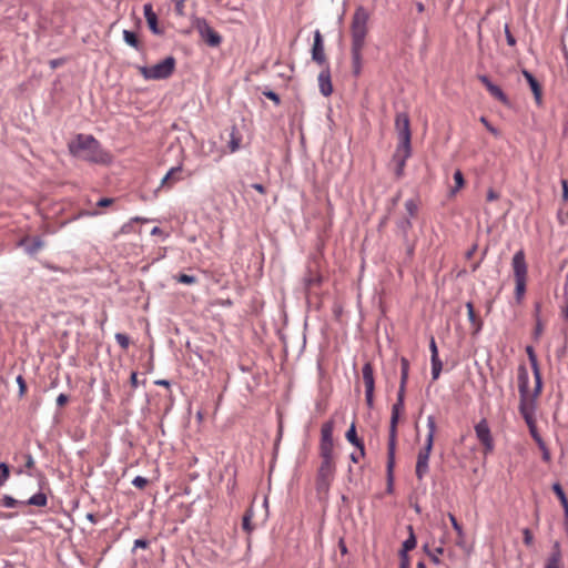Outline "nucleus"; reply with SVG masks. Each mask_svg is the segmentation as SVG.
<instances>
[{"mask_svg": "<svg viewBox=\"0 0 568 568\" xmlns=\"http://www.w3.org/2000/svg\"><path fill=\"white\" fill-rule=\"evenodd\" d=\"M369 11L364 6H357L351 22L352 38V67L353 73L358 75L362 70V51L365 45V39L368 33Z\"/></svg>", "mask_w": 568, "mask_h": 568, "instance_id": "f257e3e1", "label": "nucleus"}, {"mask_svg": "<svg viewBox=\"0 0 568 568\" xmlns=\"http://www.w3.org/2000/svg\"><path fill=\"white\" fill-rule=\"evenodd\" d=\"M72 156L93 164H108L111 162L110 154L104 151L100 142L91 134H78L68 144Z\"/></svg>", "mask_w": 568, "mask_h": 568, "instance_id": "f03ea898", "label": "nucleus"}, {"mask_svg": "<svg viewBox=\"0 0 568 568\" xmlns=\"http://www.w3.org/2000/svg\"><path fill=\"white\" fill-rule=\"evenodd\" d=\"M518 390L520 396L519 412L529 428H535L534 402L528 403L529 376L527 369L521 366L518 373Z\"/></svg>", "mask_w": 568, "mask_h": 568, "instance_id": "7ed1b4c3", "label": "nucleus"}, {"mask_svg": "<svg viewBox=\"0 0 568 568\" xmlns=\"http://www.w3.org/2000/svg\"><path fill=\"white\" fill-rule=\"evenodd\" d=\"M511 267L515 277V301L520 304L526 293L527 262L523 250L517 251L511 260Z\"/></svg>", "mask_w": 568, "mask_h": 568, "instance_id": "20e7f679", "label": "nucleus"}, {"mask_svg": "<svg viewBox=\"0 0 568 568\" xmlns=\"http://www.w3.org/2000/svg\"><path fill=\"white\" fill-rule=\"evenodd\" d=\"M175 65V58L169 55L152 67L141 65L138 69L145 80H165L172 75Z\"/></svg>", "mask_w": 568, "mask_h": 568, "instance_id": "39448f33", "label": "nucleus"}, {"mask_svg": "<svg viewBox=\"0 0 568 568\" xmlns=\"http://www.w3.org/2000/svg\"><path fill=\"white\" fill-rule=\"evenodd\" d=\"M321 465L316 475V491L326 495L335 476L334 456H320Z\"/></svg>", "mask_w": 568, "mask_h": 568, "instance_id": "423d86ee", "label": "nucleus"}, {"mask_svg": "<svg viewBox=\"0 0 568 568\" xmlns=\"http://www.w3.org/2000/svg\"><path fill=\"white\" fill-rule=\"evenodd\" d=\"M200 38L210 47L216 48L222 42V37L209 24L204 18H196L193 22Z\"/></svg>", "mask_w": 568, "mask_h": 568, "instance_id": "0eeeda50", "label": "nucleus"}, {"mask_svg": "<svg viewBox=\"0 0 568 568\" xmlns=\"http://www.w3.org/2000/svg\"><path fill=\"white\" fill-rule=\"evenodd\" d=\"M395 130L398 136L397 146L412 148L410 120L406 112H398L395 118Z\"/></svg>", "mask_w": 568, "mask_h": 568, "instance_id": "6e6552de", "label": "nucleus"}, {"mask_svg": "<svg viewBox=\"0 0 568 568\" xmlns=\"http://www.w3.org/2000/svg\"><path fill=\"white\" fill-rule=\"evenodd\" d=\"M333 428L334 424L332 420H328L322 425L320 456H334Z\"/></svg>", "mask_w": 568, "mask_h": 568, "instance_id": "1a4fd4ad", "label": "nucleus"}, {"mask_svg": "<svg viewBox=\"0 0 568 568\" xmlns=\"http://www.w3.org/2000/svg\"><path fill=\"white\" fill-rule=\"evenodd\" d=\"M363 381L365 384V400L368 408H373L374 406V389H375V378H374V369L369 362L365 363L362 368Z\"/></svg>", "mask_w": 568, "mask_h": 568, "instance_id": "9d476101", "label": "nucleus"}, {"mask_svg": "<svg viewBox=\"0 0 568 568\" xmlns=\"http://www.w3.org/2000/svg\"><path fill=\"white\" fill-rule=\"evenodd\" d=\"M475 433L476 437L484 446L485 454L491 453L494 450L495 445L489 425L485 418L480 419L475 425Z\"/></svg>", "mask_w": 568, "mask_h": 568, "instance_id": "9b49d317", "label": "nucleus"}, {"mask_svg": "<svg viewBox=\"0 0 568 568\" xmlns=\"http://www.w3.org/2000/svg\"><path fill=\"white\" fill-rule=\"evenodd\" d=\"M433 447L424 446L417 454L415 474L418 480H423L429 471V457Z\"/></svg>", "mask_w": 568, "mask_h": 568, "instance_id": "f8f14e48", "label": "nucleus"}, {"mask_svg": "<svg viewBox=\"0 0 568 568\" xmlns=\"http://www.w3.org/2000/svg\"><path fill=\"white\" fill-rule=\"evenodd\" d=\"M312 60L320 65L327 64L326 55L324 52V41L320 30H315L314 32V42L312 47Z\"/></svg>", "mask_w": 568, "mask_h": 568, "instance_id": "ddd939ff", "label": "nucleus"}, {"mask_svg": "<svg viewBox=\"0 0 568 568\" xmlns=\"http://www.w3.org/2000/svg\"><path fill=\"white\" fill-rule=\"evenodd\" d=\"M412 155V148L396 146L393 154V162L395 163V174L397 178L403 176L406 161Z\"/></svg>", "mask_w": 568, "mask_h": 568, "instance_id": "4468645a", "label": "nucleus"}, {"mask_svg": "<svg viewBox=\"0 0 568 568\" xmlns=\"http://www.w3.org/2000/svg\"><path fill=\"white\" fill-rule=\"evenodd\" d=\"M526 353L528 355V358H529V362H530V365H531V368H532V373H534V378H535L534 396H538L539 393L541 392L542 381H541L540 369H539V366H538L537 356L535 354V351H534L532 346H527L526 347Z\"/></svg>", "mask_w": 568, "mask_h": 568, "instance_id": "2eb2a0df", "label": "nucleus"}, {"mask_svg": "<svg viewBox=\"0 0 568 568\" xmlns=\"http://www.w3.org/2000/svg\"><path fill=\"white\" fill-rule=\"evenodd\" d=\"M400 414L392 413L389 420L388 443H387V455L396 454V440H397V424Z\"/></svg>", "mask_w": 568, "mask_h": 568, "instance_id": "dca6fc26", "label": "nucleus"}, {"mask_svg": "<svg viewBox=\"0 0 568 568\" xmlns=\"http://www.w3.org/2000/svg\"><path fill=\"white\" fill-rule=\"evenodd\" d=\"M317 81L320 92L324 97H329L333 92V84L331 80V70L328 64H326V67L320 72Z\"/></svg>", "mask_w": 568, "mask_h": 568, "instance_id": "f3484780", "label": "nucleus"}, {"mask_svg": "<svg viewBox=\"0 0 568 568\" xmlns=\"http://www.w3.org/2000/svg\"><path fill=\"white\" fill-rule=\"evenodd\" d=\"M143 13H144V18L148 22V26H149V29L151 30V32L153 34H162L163 31L158 26V16L153 11V7L151 3H145L143 6Z\"/></svg>", "mask_w": 568, "mask_h": 568, "instance_id": "a211bd4d", "label": "nucleus"}, {"mask_svg": "<svg viewBox=\"0 0 568 568\" xmlns=\"http://www.w3.org/2000/svg\"><path fill=\"white\" fill-rule=\"evenodd\" d=\"M524 78L527 80L528 84H529V88L534 94V98L536 100V103L539 105L541 104V94H542V91H541V87L539 84V82L537 81V79L534 77V74L531 72H529L528 70L524 69L521 71Z\"/></svg>", "mask_w": 568, "mask_h": 568, "instance_id": "6ab92c4d", "label": "nucleus"}, {"mask_svg": "<svg viewBox=\"0 0 568 568\" xmlns=\"http://www.w3.org/2000/svg\"><path fill=\"white\" fill-rule=\"evenodd\" d=\"M181 172H182V165H176V166H173L171 168L166 174L162 178L161 180V183H160V187H171L174 183H176L178 181H180L182 178H181Z\"/></svg>", "mask_w": 568, "mask_h": 568, "instance_id": "aec40b11", "label": "nucleus"}, {"mask_svg": "<svg viewBox=\"0 0 568 568\" xmlns=\"http://www.w3.org/2000/svg\"><path fill=\"white\" fill-rule=\"evenodd\" d=\"M408 537L404 540L402 545V549L399 551V557L409 558L408 551L413 550L417 545V539L414 532V528L412 525L407 526Z\"/></svg>", "mask_w": 568, "mask_h": 568, "instance_id": "412c9836", "label": "nucleus"}, {"mask_svg": "<svg viewBox=\"0 0 568 568\" xmlns=\"http://www.w3.org/2000/svg\"><path fill=\"white\" fill-rule=\"evenodd\" d=\"M303 283L306 290H311L314 286H317L322 283V275L316 271L312 270L311 266L307 268V273L303 278Z\"/></svg>", "mask_w": 568, "mask_h": 568, "instance_id": "4be33fe9", "label": "nucleus"}, {"mask_svg": "<svg viewBox=\"0 0 568 568\" xmlns=\"http://www.w3.org/2000/svg\"><path fill=\"white\" fill-rule=\"evenodd\" d=\"M413 227L412 221L409 217H403L397 221L396 230L397 234L402 237L403 242H408V233Z\"/></svg>", "mask_w": 568, "mask_h": 568, "instance_id": "5701e85b", "label": "nucleus"}, {"mask_svg": "<svg viewBox=\"0 0 568 568\" xmlns=\"http://www.w3.org/2000/svg\"><path fill=\"white\" fill-rule=\"evenodd\" d=\"M345 436H346V439L352 445H354L355 447H357L359 449V455L364 456V454H365L364 443L357 437L356 427H355L354 423L349 426Z\"/></svg>", "mask_w": 568, "mask_h": 568, "instance_id": "b1692460", "label": "nucleus"}, {"mask_svg": "<svg viewBox=\"0 0 568 568\" xmlns=\"http://www.w3.org/2000/svg\"><path fill=\"white\" fill-rule=\"evenodd\" d=\"M552 491L560 500V504L564 508L565 520L568 521V498H567L561 485L559 483H554Z\"/></svg>", "mask_w": 568, "mask_h": 568, "instance_id": "393cba45", "label": "nucleus"}, {"mask_svg": "<svg viewBox=\"0 0 568 568\" xmlns=\"http://www.w3.org/2000/svg\"><path fill=\"white\" fill-rule=\"evenodd\" d=\"M394 467H395V455H387L386 464V479H387V491L392 493L394 487Z\"/></svg>", "mask_w": 568, "mask_h": 568, "instance_id": "a878e982", "label": "nucleus"}, {"mask_svg": "<svg viewBox=\"0 0 568 568\" xmlns=\"http://www.w3.org/2000/svg\"><path fill=\"white\" fill-rule=\"evenodd\" d=\"M23 505L45 507L48 504L47 495L42 491H38L32 495L29 499L22 501Z\"/></svg>", "mask_w": 568, "mask_h": 568, "instance_id": "bb28decb", "label": "nucleus"}, {"mask_svg": "<svg viewBox=\"0 0 568 568\" xmlns=\"http://www.w3.org/2000/svg\"><path fill=\"white\" fill-rule=\"evenodd\" d=\"M427 428H428V433H427L424 446L433 447L434 436L436 433V422H435V417L432 415L427 417Z\"/></svg>", "mask_w": 568, "mask_h": 568, "instance_id": "cd10ccee", "label": "nucleus"}, {"mask_svg": "<svg viewBox=\"0 0 568 568\" xmlns=\"http://www.w3.org/2000/svg\"><path fill=\"white\" fill-rule=\"evenodd\" d=\"M560 558H561L560 550H559L558 544H556L555 550L548 557L545 568H562L560 566Z\"/></svg>", "mask_w": 568, "mask_h": 568, "instance_id": "c85d7f7f", "label": "nucleus"}, {"mask_svg": "<svg viewBox=\"0 0 568 568\" xmlns=\"http://www.w3.org/2000/svg\"><path fill=\"white\" fill-rule=\"evenodd\" d=\"M487 91L493 95L495 99L500 101L504 104H508L509 100L507 95L504 93V91L495 83H491L488 85Z\"/></svg>", "mask_w": 568, "mask_h": 568, "instance_id": "c756f323", "label": "nucleus"}, {"mask_svg": "<svg viewBox=\"0 0 568 568\" xmlns=\"http://www.w3.org/2000/svg\"><path fill=\"white\" fill-rule=\"evenodd\" d=\"M448 517H449V520L452 523L454 530L458 535V540L456 541V545L459 547H463L464 546V537H465L463 527L459 525V523L457 521L456 517L453 514H448Z\"/></svg>", "mask_w": 568, "mask_h": 568, "instance_id": "7c9ffc66", "label": "nucleus"}, {"mask_svg": "<svg viewBox=\"0 0 568 568\" xmlns=\"http://www.w3.org/2000/svg\"><path fill=\"white\" fill-rule=\"evenodd\" d=\"M466 308H467V317L469 320V322L476 326V332H479L481 329V321L477 318L476 314H475V311H474V305L471 302H467L466 303Z\"/></svg>", "mask_w": 568, "mask_h": 568, "instance_id": "2f4dec72", "label": "nucleus"}, {"mask_svg": "<svg viewBox=\"0 0 568 568\" xmlns=\"http://www.w3.org/2000/svg\"><path fill=\"white\" fill-rule=\"evenodd\" d=\"M123 40L128 45H130L136 50L140 49V42L138 40L135 32L130 31V30H124L123 31Z\"/></svg>", "mask_w": 568, "mask_h": 568, "instance_id": "473e14b6", "label": "nucleus"}, {"mask_svg": "<svg viewBox=\"0 0 568 568\" xmlns=\"http://www.w3.org/2000/svg\"><path fill=\"white\" fill-rule=\"evenodd\" d=\"M43 246V241L40 237H34L32 241L26 246V252L30 255L36 254Z\"/></svg>", "mask_w": 568, "mask_h": 568, "instance_id": "72a5a7b5", "label": "nucleus"}, {"mask_svg": "<svg viewBox=\"0 0 568 568\" xmlns=\"http://www.w3.org/2000/svg\"><path fill=\"white\" fill-rule=\"evenodd\" d=\"M408 373H409V362L407 358L402 357L400 358V382L399 383L407 384Z\"/></svg>", "mask_w": 568, "mask_h": 568, "instance_id": "f704fd0d", "label": "nucleus"}, {"mask_svg": "<svg viewBox=\"0 0 568 568\" xmlns=\"http://www.w3.org/2000/svg\"><path fill=\"white\" fill-rule=\"evenodd\" d=\"M430 364H432V379L436 381L439 377L440 372L443 369V363H442L440 358H436V359H430Z\"/></svg>", "mask_w": 568, "mask_h": 568, "instance_id": "c9c22d12", "label": "nucleus"}, {"mask_svg": "<svg viewBox=\"0 0 568 568\" xmlns=\"http://www.w3.org/2000/svg\"><path fill=\"white\" fill-rule=\"evenodd\" d=\"M230 135H231V139L229 141L227 146H229L230 152L234 153L240 150L241 139L239 136H236L235 129L232 130Z\"/></svg>", "mask_w": 568, "mask_h": 568, "instance_id": "e433bc0d", "label": "nucleus"}, {"mask_svg": "<svg viewBox=\"0 0 568 568\" xmlns=\"http://www.w3.org/2000/svg\"><path fill=\"white\" fill-rule=\"evenodd\" d=\"M454 181H455V189L452 190L453 194H455L459 189H462L465 183L464 175L460 170H456L454 172Z\"/></svg>", "mask_w": 568, "mask_h": 568, "instance_id": "4c0bfd02", "label": "nucleus"}, {"mask_svg": "<svg viewBox=\"0 0 568 568\" xmlns=\"http://www.w3.org/2000/svg\"><path fill=\"white\" fill-rule=\"evenodd\" d=\"M1 500L3 507L6 508H13L18 505H23L21 500H18L10 495H3Z\"/></svg>", "mask_w": 568, "mask_h": 568, "instance_id": "58836bf2", "label": "nucleus"}, {"mask_svg": "<svg viewBox=\"0 0 568 568\" xmlns=\"http://www.w3.org/2000/svg\"><path fill=\"white\" fill-rule=\"evenodd\" d=\"M10 476L9 465L6 463H0V486H3Z\"/></svg>", "mask_w": 568, "mask_h": 568, "instance_id": "ea45409f", "label": "nucleus"}, {"mask_svg": "<svg viewBox=\"0 0 568 568\" xmlns=\"http://www.w3.org/2000/svg\"><path fill=\"white\" fill-rule=\"evenodd\" d=\"M253 517L252 510H247L246 514L243 516L242 520V527L246 532H251L253 530V526L251 524V519Z\"/></svg>", "mask_w": 568, "mask_h": 568, "instance_id": "a19ab883", "label": "nucleus"}, {"mask_svg": "<svg viewBox=\"0 0 568 568\" xmlns=\"http://www.w3.org/2000/svg\"><path fill=\"white\" fill-rule=\"evenodd\" d=\"M405 209H406L409 217H413L417 213L418 205L414 199H408L405 202Z\"/></svg>", "mask_w": 568, "mask_h": 568, "instance_id": "79ce46f5", "label": "nucleus"}, {"mask_svg": "<svg viewBox=\"0 0 568 568\" xmlns=\"http://www.w3.org/2000/svg\"><path fill=\"white\" fill-rule=\"evenodd\" d=\"M116 343L123 348L126 349L130 345V338L128 335L123 333H116L114 336Z\"/></svg>", "mask_w": 568, "mask_h": 568, "instance_id": "37998d69", "label": "nucleus"}, {"mask_svg": "<svg viewBox=\"0 0 568 568\" xmlns=\"http://www.w3.org/2000/svg\"><path fill=\"white\" fill-rule=\"evenodd\" d=\"M262 94L270 99L271 101H273L275 103V105H280L281 104V98L280 95L273 91V90H270V89H265Z\"/></svg>", "mask_w": 568, "mask_h": 568, "instance_id": "c03bdc74", "label": "nucleus"}, {"mask_svg": "<svg viewBox=\"0 0 568 568\" xmlns=\"http://www.w3.org/2000/svg\"><path fill=\"white\" fill-rule=\"evenodd\" d=\"M24 459H26L24 467L27 468L26 474L28 476H32L33 474L31 470L34 468V458L32 457L31 454H26Z\"/></svg>", "mask_w": 568, "mask_h": 568, "instance_id": "a18cd8bd", "label": "nucleus"}, {"mask_svg": "<svg viewBox=\"0 0 568 568\" xmlns=\"http://www.w3.org/2000/svg\"><path fill=\"white\" fill-rule=\"evenodd\" d=\"M176 281L182 284L191 285L196 282V277L194 275H190V274H180L176 277Z\"/></svg>", "mask_w": 568, "mask_h": 568, "instance_id": "49530a36", "label": "nucleus"}, {"mask_svg": "<svg viewBox=\"0 0 568 568\" xmlns=\"http://www.w3.org/2000/svg\"><path fill=\"white\" fill-rule=\"evenodd\" d=\"M444 552V548L443 547H437L435 548L434 551H428V556L430 558V560L435 564V565H439L440 564V559H439V555H442Z\"/></svg>", "mask_w": 568, "mask_h": 568, "instance_id": "de8ad7c7", "label": "nucleus"}, {"mask_svg": "<svg viewBox=\"0 0 568 568\" xmlns=\"http://www.w3.org/2000/svg\"><path fill=\"white\" fill-rule=\"evenodd\" d=\"M148 478L143 476H135L132 480V485L136 488L143 489L148 485Z\"/></svg>", "mask_w": 568, "mask_h": 568, "instance_id": "09e8293b", "label": "nucleus"}, {"mask_svg": "<svg viewBox=\"0 0 568 568\" xmlns=\"http://www.w3.org/2000/svg\"><path fill=\"white\" fill-rule=\"evenodd\" d=\"M504 32H505L507 44L510 47L516 45V38L511 34L508 24H505Z\"/></svg>", "mask_w": 568, "mask_h": 568, "instance_id": "8fccbe9b", "label": "nucleus"}, {"mask_svg": "<svg viewBox=\"0 0 568 568\" xmlns=\"http://www.w3.org/2000/svg\"><path fill=\"white\" fill-rule=\"evenodd\" d=\"M16 382L19 386V395L23 396L27 390V383H26L24 378L21 375H18L16 378Z\"/></svg>", "mask_w": 568, "mask_h": 568, "instance_id": "3c124183", "label": "nucleus"}, {"mask_svg": "<svg viewBox=\"0 0 568 568\" xmlns=\"http://www.w3.org/2000/svg\"><path fill=\"white\" fill-rule=\"evenodd\" d=\"M404 408H405V400L396 398V403L392 406V413L402 414Z\"/></svg>", "mask_w": 568, "mask_h": 568, "instance_id": "603ef678", "label": "nucleus"}, {"mask_svg": "<svg viewBox=\"0 0 568 568\" xmlns=\"http://www.w3.org/2000/svg\"><path fill=\"white\" fill-rule=\"evenodd\" d=\"M429 349H430V359L439 358L438 348H437L434 337H432V339H430Z\"/></svg>", "mask_w": 568, "mask_h": 568, "instance_id": "864d4df0", "label": "nucleus"}, {"mask_svg": "<svg viewBox=\"0 0 568 568\" xmlns=\"http://www.w3.org/2000/svg\"><path fill=\"white\" fill-rule=\"evenodd\" d=\"M523 535H524V542H525V545L531 546L532 541H534V537H532L531 531L528 528H525L523 530Z\"/></svg>", "mask_w": 568, "mask_h": 568, "instance_id": "5fc2aeb1", "label": "nucleus"}, {"mask_svg": "<svg viewBox=\"0 0 568 568\" xmlns=\"http://www.w3.org/2000/svg\"><path fill=\"white\" fill-rule=\"evenodd\" d=\"M480 122H481V123L487 128V130H488L489 132H491V133H493V134H495V135H498V130H497L496 128H494V126H493V125L487 121V119H486L485 116H481V118H480Z\"/></svg>", "mask_w": 568, "mask_h": 568, "instance_id": "6e6d98bb", "label": "nucleus"}, {"mask_svg": "<svg viewBox=\"0 0 568 568\" xmlns=\"http://www.w3.org/2000/svg\"><path fill=\"white\" fill-rule=\"evenodd\" d=\"M113 199L111 197H102L97 202V206L99 207H106L113 203Z\"/></svg>", "mask_w": 568, "mask_h": 568, "instance_id": "4d7b16f0", "label": "nucleus"}, {"mask_svg": "<svg viewBox=\"0 0 568 568\" xmlns=\"http://www.w3.org/2000/svg\"><path fill=\"white\" fill-rule=\"evenodd\" d=\"M542 331H544V326L541 324V321H540V318H537L535 332H534L535 338H538L542 334Z\"/></svg>", "mask_w": 568, "mask_h": 568, "instance_id": "13d9d810", "label": "nucleus"}, {"mask_svg": "<svg viewBox=\"0 0 568 568\" xmlns=\"http://www.w3.org/2000/svg\"><path fill=\"white\" fill-rule=\"evenodd\" d=\"M149 546V541L146 539H135L134 540V547L133 549L135 548H146Z\"/></svg>", "mask_w": 568, "mask_h": 568, "instance_id": "bf43d9fd", "label": "nucleus"}, {"mask_svg": "<svg viewBox=\"0 0 568 568\" xmlns=\"http://www.w3.org/2000/svg\"><path fill=\"white\" fill-rule=\"evenodd\" d=\"M68 400H69L68 395H65V394L61 393V394L57 397V405L61 407V406L65 405V404L68 403Z\"/></svg>", "mask_w": 568, "mask_h": 568, "instance_id": "052dcab7", "label": "nucleus"}, {"mask_svg": "<svg viewBox=\"0 0 568 568\" xmlns=\"http://www.w3.org/2000/svg\"><path fill=\"white\" fill-rule=\"evenodd\" d=\"M561 186H562V200L568 201V182L567 180H561Z\"/></svg>", "mask_w": 568, "mask_h": 568, "instance_id": "680f3d73", "label": "nucleus"}, {"mask_svg": "<svg viewBox=\"0 0 568 568\" xmlns=\"http://www.w3.org/2000/svg\"><path fill=\"white\" fill-rule=\"evenodd\" d=\"M405 390H406V384L399 383L398 392H397V399L405 400Z\"/></svg>", "mask_w": 568, "mask_h": 568, "instance_id": "e2e57ef3", "label": "nucleus"}, {"mask_svg": "<svg viewBox=\"0 0 568 568\" xmlns=\"http://www.w3.org/2000/svg\"><path fill=\"white\" fill-rule=\"evenodd\" d=\"M529 430H530V434H531L532 438L538 443V445L539 446L542 445L544 442H542L541 437L538 435V433L536 432V427L535 428H529Z\"/></svg>", "mask_w": 568, "mask_h": 568, "instance_id": "0e129e2a", "label": "nucleus"}, {"mask_svg": "<svg viewBox=\"0 0 568 568\" xmlns=\"http://www.w3.org/2000/svg\"><path fill=\"white\" fill-rule=\"evenodd\" d=\"M399 568H410L409 558L399 557Z\"/></svg>", "mask_w": 568, "mask_h": 568, "instance_id": "69168bd1", "label": "nucleus"}, {"mask_svg": "<svg viewBox=\"0 0 568 568\" xmlns=\"http://www.w3.org/2000/svg\"><path fill=\"white\" fill-rule=\"evenodd\" d=\"M478 80L486 87V89L493 83L486 74L478 75Z\"/></svg>", "mask_w": 568, "mask_h": 568, "instance_id": "338daca9", "label": "nucleus"}, {"mask_svg": "<svg viewBox=\"0 0 568 568\" xmlns=\"http://www.w3.org/2000/svg\"><path fill=\"white\" fill-rule=\"evenodd\" d=\"M498 193L495 192L493 189H489L487 192V201L491 202L498 199Z\"/></svg>", "mask_w": 568, "mask_h": 568, "instance_id": "774afa93", "label": "nucleus"}]
</instances>
